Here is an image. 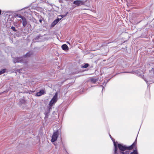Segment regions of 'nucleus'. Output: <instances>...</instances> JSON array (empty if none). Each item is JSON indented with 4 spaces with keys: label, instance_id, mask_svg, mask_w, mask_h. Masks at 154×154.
<instances>
[{
    "label": "nucleus",
    "instance_id": "f257e3e1",
    "mask_svg": "<svg viewBox=\"0 0 154 154\" xmlns=\"http://www.w3.org/2000/svg\"><path fill=\"white\" fill-rule=\"evenodd\" d=\"M59 134V132L57 130L53 133L51 140V141L52 142H54L57 140Z\"/></svg>",
    "mask_w": 154,
    "mask_h": 154
},
{
    "label": "nucleus",
    "instance_id": "f03ea898",
    "mask_svg": "<svg viewBox=\"0 0 154 154\" xmlns=\"http://www.w3.org/2000/svg\"><path fill=\"white\" fill-rule=\"evenodd\" d=\"M57 94L56 93L50 102L49 105L51 106H52L54 103H55L57 102Z\"/></svg>",
    "mask_w": 154,
    "mask_h": 154
},
{
    "label": "nucleus",
    "instance_id": "7ed1b4c3",
    "mask_svg": "<svg viewBox=\"0 0 154 154\" xmlns=\"http://www.w3.org/2000/svg\"><path fill=\"white\" fill-rule=\"evenodd\" d=\"M86 1V0H84L82 1L76 0L73 2V4L77 6L81 5H84Z\"/></svg>",
    "mask_w": 154,
    "mask_h": 154
},
{
    "label": "nucleus",
    "instance_id": "20e7f679",
    "mask_svg": "<svg viewBox=\"0 0 154 154\" xmlns=\"http://www.w3.org/2000/svg\"><path fill=\"white\" fill-rule=\"evenodd\" d=\"M118 146L119 149L122 152H121V154L122 152H123L127 149V146H123L120 144H118Z\"/></svg>",
    "mask_w": 154,
    "mask_h": 154
},
{
    "label": "nucleus",
    "instance_id": "39448f33",
    "mask_svg": "<svg viewBox=\"0 0 154 154\" xmlns=\"http://www.w3.org/2000/svg\"><path fill=\"white\" fill-rule=\"evenodd\" d=\"M23 57H16L14 60V63H16L22 62L23 61Z\"/></svg>",
    "mask_w": 154,
    "mask_h": 154
},
{
    "label": "nucleus",
    "instance_id": "423d86ee",
    "mask_svg": "<svg viewBox=\"0 0 154 154\" xmlns=\"http://www.w3.org/2000/svg\"><path fill=\"white\" fill-rule=\"evenodd\" d=\"M61 19H59V18H57L54 20L51 23V27H54L61 20Z\"/></svg>",
    "mask_w": 154,
    "mask_h": 154
},
{
    "label": "nucleus",
    "instance_id": "0eeeda50",
    "mask_svg": "<svg viewBox=\"0 0 154 154\" xmlns=\"http://www.w3.org/2000/svg\"><path fill=\"white\" fill-rule=\"evenodd\" d=\"M20 18H21L23 20V26L25 27L26 25L27 24V21L26 19L24 17L20 16Z\"/></svg>",
    "mask_w": 154,
    "mask_h": 154
},
{
    "label": "nucleus",
    "instance_id": "6e6552de",
    "mask_svg": "<svg viewBox=\"0 0 154 154\" xmlns=\"http://www.w3.org/2000/svg\"><path fill=\"white\" fill-rule=\"evenodd\" d=\"M136 140L135 142L133 143L132 145H131V146H128V147H127V149L128 150H131L133 149L134 148V146H135L136 144Z\"/></svg>",
    "mask_w": 154,
    "mask_h": 154
},
{
    "label": "nucleus",
    "instance_id": "1a4fd4ad",
    "mask_svg": "<svg viewBox=\"0 0 154 154\" xmlns=\"http://www.w3.org/2000/svg\"><path fill=\"white\" fill-rule=\"evenodd\" d=\"M61 48L64 51H67L69 50V48L66 44H63L61 46Z\"/></svg>",
    "mask_w": 154,
    "mask_h": 154
},
{
    "label": "nucleus",
    "instance_id": "9d476101",
    "mask_svg": "<svg viewBox=\"0 0 154 154\" xmlns=\"http://www.w3.org/2000/svg\"><path fill=\"white\" fill-rule=\"evenodd\" d=\"M44 93V91L43 90H41L39 92H37L36 95L38 96H40L43 94Z\"/></svg>",
    "mask_w": 154,
    "mask_h": 154
},
{
    "label": "nucleus",
    "instance_id": "9b49d317",
    "mask_svg": "<svg viewBox=\"0 0 154 154\" xmlns=\"http://www.w3.org/2000/svg\"><path fill=\"white\" fill-rule=\"evenodd\" d=\"M113 143H114V147H115V154H116V152L117 150V149H118V148H117V144H116V142L115 141H114L113 142Z\"/></svg>",
    "mask_w": 154,
    "mask_h": 154
},
{
    "label": "nucleus",
    "instance_id": "f8f14e48",
    "mask_svg": "<svg viewBox=\"0 0 154 154\" xmlns=\"http://www.w3.org/2000/svg\"><path fill=\"white\" fill-rule=\"evenodd\" d=\"M97 79L93 78L91 79V82L93 83H95L97 82Z\"/></svg>",
    "mask_w": 154,
    "mask_h": 154
},
{
    "label": "nucleus",
    "instance_id": "ddd939ff",
    "mask_svg": "<svg viewBox=\"0 0 154 154\" xmlns=\"http://www.w3.org/2000/svg\"><path fill=\"white\" fill-rule=\"evenodd\" d=\"M6 71V69H3L0 71V75L4 73Z\"/></svg>",
    "mask_w": 154,
    "mask_h": 154
},
{
    "label": "nucleus",
    "instance_id": "4468645a",
    "mask_svg": "<svg viewBox=\"0 0 154 154\" xmlns=\"http://www.w3.org/2000/svg\"><path fill=\"white\" fill-rule=\"evenodd\" d=\"M130 154H138V153L136 150H134L133 152H131Z\"/></svg>",
    "mask_w": 154,
    "mask_h": 154
},
{
    "label": "nucleus",
    "instance_id": "2eb2a0df",
    "mask_svg": "<svg viewBox=\"0 0 154 154\" xmlns=\"http://www.w3.org/2000/svg\"><path fill=\"white\" fill-rule=\"evenodd\" d=\"M89 65L88 63L85 64L84 66H82V67L83 68H86L88 67Z\"/></svg>",
    "mask_w": 154,
    "mask_h": 154
},
{
    "label": "nucleus",
    "instance_id": "dca6fc26",
    "mask_svg": "<svg viewBox=\"0 0 154 154\" xmlns=\"http://www.w3.org/2000/svg\"><path fill=\"white\" fill-rule=\"evenodd\" d=\"M121 154H129V151H126L125 152H122Z\"/></svg>",
    "mask_w": 154,
    "mask_h": 154
},
{
    "label": "nucleus",
    "instance_id": "f3484780",
    "mask_svg": "<svg viewBox=\"0 0 154 154\" xmlns=\"http://www.w3.org/2000/svg\"><path fill=\"white\" fill-rule=\"evenodd\" d=\"M11 28L15 32L17 31V30L15 29V27H14L12 26Z\"/></svg>",
    "mask_w": 154,
    "mask_h": 154
},
{
    "label": "nucleus",
    "instance_id": "a211bd4d",
    "mask_svg": "<svg viewBox=\"0 0 154 154\" xmlns=\"http://www.w3.org/2000/svg\"><path fill=\"white\" fill-rule=\"evenodd\" d=\"M22 70V69H21L18 70L17 71V72H18L19 73H21L22 72H21Z\"/></svg>",
    "mask_w": 154,
    "mask_h": 154
},
{
    "label": "nucleus",
    "instance_id": "6ab92c4d",
    "mask_svg": "<svg viewBox=\"0 0 154 154\" xmlns=\"http://www.w3.org/2000/svg\"><path fill=\"white\" fill-rule=\"evenodd\" d=\"M26 57H29L30 56V55L29 54V53H27L26 54Z\"/></svg>",
    "mask_w": 154,
    "mask_h": 154
},
{
    "label": "nucleus",
    "instance_id": "aec40b11",
    "mask_svg": "<svg viewBox=\"0 0 154 154\" xmlns=\"http://www.w3.org/2000/svg\"><path fill=\"white\" fill-rule=\"evenodd\" d=\"M60 16H61L62 18H63L65 16V15H60Z\"/></svg>",
    "mask_w": 154,
    "mask_h": 154
},
{
    "label": "nucleus",
    "instance_id": "412c9836",
    "mask_svg": "<svg viewBox=\"0 0 154 154\" xmlns=\"http://www.w3.org/2000/svg\"><path fill=\"white\" fill-rule=\"evenodd\" d=\"M39 22L41 23L42 22V19H40L39 20Z\"/></svg>",
    "mask_w": 154,
    "mask_h": 154
},
{
    "label": "nucleus",
    "instance_id": "4be33fe9",
    "mask_svg": "<svg viewBox=\"0 0 154 154\" xmlns=\"http://www.w3.org/2000/svg\"><path fill=\"white\" fill-rule=\"evenodd\" d=\"M109 136H110V137L111 138V139H112V137L111 136V135H110V134H109Z\"/></svg>",
    "mask_w": 154,
    "mask_h": 154
},
{
    "label": "nucleus",
    "instance_id": "5701e85b",
    "mask_svg": "<svg viewBox=\"0 0 154 154\" xmlns=\"http://www.w3.org/2000/svg\"><path fill=\"white\" fill-rule=\"evenodd\" d=\"M1 11L0 10V15L1 14Z\"/></svg>",
    "mask_w": 154,
    "mask_h": 154
},
{
    "label": "nucleus",
    "instance_id": "b1692460",
    "mask_svg": "<svg viewBox=\"0 0 154 154\" xmlns=\"http://www.w3.org/2000/svg\"><path fill=\"white\" fill-rule=\"evenodd\" d=\"M20 16H21L20 15H19L18 16L19 17H20Z\"/></svg>",
    "mask_w": 154,
    "mask_h": 154
},
{
    "label": "nucleus",
    "instance_id": "393cba45",
    "mask_svg": "<svg viewBox=\"0 0 154 154\" xmlns=\"http://www.w3.org/2000/svg\"><path fill=\"white\" fill-rule=\"evenodd\" d=\"M67 43L69 44V42H67Z\"/></svg>",
    "mask_w": 154,
    "mask_h": 154
}]
</instances>
